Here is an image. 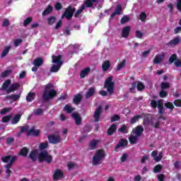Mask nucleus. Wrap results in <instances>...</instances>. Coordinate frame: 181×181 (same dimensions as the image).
Returning a JSON list of instances; mask_svg holds the SVG:
<instances>
[{
    "instance_id": "nucleus-45",
    "label": "nucleus",
    "mask_w": 181,
    "mask_h": 181,
    "mask_svg": "<svg viewBox=\"0 0 181 181\" xmlns=\"http://www.w3.org/2000/svg\"><path fill=\"white\" fill-rule=\"evenodd\" d=\"M170 87V86L169 85V83L168 82H163L161 83V88L163 90H165V88H169Z\"/></svg>"
},
{
    "instance_id": "nucleus-6",
    "label": "nucleus",
    "mask_w": 181,
    "mask_h": 181,
    "mask_svg": "<svg viewBox=\"0 0 181 181\" xmlns=\"http://www.w3.org/2000/svg\"><path fill=\"white\" fill-rule=\"evenodd\" d=\"M57 93L56 90L53 89V85L48 83L45 86V90L43 93V98L44 100H50V98H53V97H55L56 94Z\"/></svg>"
},
{
    "instance_id": "nucleus-22",
    "label": "nucleus",
    "mask_w": 181,
    "mask_h": 181,
    "mask_svg": "<svg viewBox=\"0 0 181 181\" xmlns=\"http://www.w3.org/2000/svg\"><path fill=\"white\" fill-rule=\"evenodd\" d=\"M129 30H131V28L129 26L124 28L122 30V37H128V35H129Z\"/></svg>"
},
{
    "instance_id": "nucleus-40",
    "label": "nucleus",
    "mask_w": 181,
    "mask_h": 181,
    "mask_svg": "<svg viewBox=\"0 0 181 181\" xmlns=\"http://www.w3.org/2000/svg\"><path fill=\"white\" fill-rule=\"evenodd\" d=\"M29 152V150H28V148H23L20 151V155L21 156H28V153Z\"/></svg>"
},
{
    "instance_id": "nucleus-34",
    "label": "nucleus",
    "mask_w": 181,
    "mask_h": 181,
    "mask_svg": "<svg viewBox=\"0 0 181 181\" xmlns=\"http://www.w3.org/2000/svg\"><path fill=\"white\" fill-rule=\"evenodd\" d=\"M26 100L28 103L33 101V100H35V93L32 92L28 93V95L26 97Z\"/></svg>"
},
{
    "instance_id": "nucleus-2",
    "label": "nucleus",
    "mask_w": 181,
    "mask_h": 181,
    "mask_svg": "<svg viewBox=\"0 0 181 181\" xmlns=\"http://www.w3.org/2000/svg\"><path fill=\"white\" fill-rule=\"evenodd\" d=\"M142 132H144V127L141 125L137 126L133 129L132 134L129 138L130 144H136L138 139L142 135Z\"/></svg>"
},
{
    "instance_id": "nucleus-32",
    "label": "nucleus",
    "mask_w": 181,
    "mask_h": 181,
    "mask_svg": "<svg viewBox=\"0 0 181 181\" xmlns=\"http://www.w3.org/2000/svg\"><path fill=\"white\" fill-rule=\"evenodd\" d=\"M95 92V88H90L86 95V98H90V97H92L93 94Z\"/></svg>"
},
{
    "instance_id": "nucleus-58",
    "label": "nucleus",
    "mask_w": 181,
    "mask_h": 181,
    "mask_svg": "<svg viewBox=\"0 0 181 181\" xmlns=\"http://www.w3.org/2000/svg\"><path fill=\"white\" fill-rule=\"evenodd\" d=\"M119 120V116L115 115L111 118V122H115V121Z\"/></svg>"
},
{
    "instance_id": "nucleus-49",
    "label": "nucleus",
    "mask_w": 181,
    "mask_h": 181,
    "mask_svg": "<svg viewBox=\"0 0 181 181\" xmlns=\"http://www.w3.org/2000/svg\"><path fill=\"white\" fill-rule=\"evenodd\" d=\"M23 40L22 39H17L14 40V46L16 47H18V46H19L21 43H22Z\"/></svg>"
},
{
    "instance_id": "nucleus-14",
    "label": "nucleus",
    "mask_w": 181,
    "mask_h": 181,
    "mask_svg": "<svg viewBox=\"0 0 181 181\" xmlns=\"http://www.w3.org/2000/svg\"><path fill=\"white\" fill-rule=\"evenodd\" d=\"M176 59V54H173L169 59L170 63H173V62H175L174 64L175 67H181V60Z\"/></svg>"
},
{
    "instance_id": "nucleus-5",
    "label": "nucleus",
    "mask_w": 181,
    "mask_h": 181,
    "mask_svg": "<svg viewBox=\"0 0 181 181\" xmlns=\"http://www.w3.org/2000/svg\"><path fill=\"white\" fill-rule=\"evenodd\" d=\"M1 160L3 162H4V163H8L7 165H5L6 168V175L8 176V177H9V176H11V167L12 166V164L13 163V162H15V160H16V156H5L1 158Z\"/></svg>"
},
{
    "instance_id": "nucleus-51",
    "label": "nucleus",
    "mask_w": 181,
    "mask_h": 181,
    "mask_svg": "<svg viewBox=\"0 0 181 181\" xmlns=\"http://www.w3.org/2000/svg\"><path fill=\"white\" fill-rule=\"evenodd\" d=\"M54 8L57 11H60L62 8V4L57 2L54 5Z\"/></svg>"
},
{
    "instance_id": "nucleus-39",
    "label": "nucleus",
    "mask_w": 181,
    "mask_h": 181,
    "mask_svg": "<svg viewBox=\"0 0 181 181\" xmlns=\"http://www.w3.org/2000/svg\"><path fill=\"white\" fill-rule=\"evenodd\" d=\"M7 98L13 100V101H18L21 98V95H11L7 96Z\"/></svg>"
},
{
    "instance_id": "nucleus-15",
    "label": "nucleus",
    "mask_w": 181,
    "mask_h": 181,
    "mask_svg": "<svg viewBox=\"0 0 181 181\" xmlns=\"http://www.w3.org/2000/svg\"><path fill=\"white\" fill-rule=\"evenodd\" d=\"M151 156L154 158V160L156 162H160V160H162V158H163V154L162 152H160L158 156V151H153L151 153Z\"/></svg>"
},
{
    "instance_id": "nucleus-46",
    "label": "nucleus",
    "mask_w": 181,
    "mask_h": 181,
    "mask_svg": "<svg viewBox=\"0 0 181 181\" xmlns=\"http://www.w3.org/2000/svg\"><path fill=\"white\" fill-rule=\"evenodd\" d=\"M125 63H127L125 60L122 61V62L118 64L117 69L121 70V69H123V67L125 66Z\"/></svg>"
},
{
    "instance_id": "nucleus-9",
    "label": "nucleus",
    "mask_w": 181,
    "mask_h": 181,
    "mask_svg": "<svg viewBox=\"0 0 181 181\" xmlns=\"http://www.w3.org/2000/svg\"><path fill=\"white\" fill-rule=\"evenodd\" d=\"M21 132H27L28 135H31L32 136H37L40 134L39 129H35V127L29 129L28 126L21 127Z\"/></svg>"
},
{
    "instance_id": "nucleus-10",
    "label": "nucleus",
    "mask_w": 181,
    "mask_h": 181,
    "mask_svg": "<svg viewBox=\"0 0 181 181\" xmlns=\"http://www.w3.org/2000/svg\"><path fill=\"white\" fill-rule=\"evenodd\" d=\"M144 125H153L155 128H159V125L160 123L159 122H156L153 124V119H152V116L149 115H146L144 119Z\"/></svg>"
},
{
    "instance_id": "nucleus-48",
    "label": "nucleus",
    "mask_w": 181,
    "mask_h": 181,
    "mask_svg": "<svg viewBox=\"0 0 181 181\" xmlns=\"http://www.w3.org/2000/svg\"><path fill=\"white\" fill-rule=\"evenodd\" d=\"M34 115H41V114L43 112V110L42 109H36L33 111Z\"/></svg>"
},
{
    "instance_id": "nucleus-30",
    "label": "nucleus",
    "mask_w": 181,
    "mask_h": 181,
    "mask_svg": "<svg viewBox=\"0 0 181 181\" xmlns=\"http://www.w3.org/2000/svg\"><path fill=\"white\" fill-rule=\"evenodd\" d=\"M179 44V38H175L173 40L170 41L167 45L168 46H170L173 47V46H176V45Z\"/></svg>"
},
{
    "instance_id": "nucleus-37",
    "label": "nucleus",
    "mask_w": 181,
    "mask_h": 181,
    "mask_svg": "<svg viewBox=\"0 0 181 181\" xmlns=\"http://www.w3.org/2000/svg\"><path fill=\"white\" fill-rule=\"evenodd\" d=\"M53 11V7L52 6H48V7L43 11L42 15L45 16V15H49Z\"/></svg>"
},
{
    "instance_id": "nucleus-56",
    "label": "nucleus",
    "mask_w": 181,
    "mask_h": 181,
    "mask_svg": "<svg viewBox=\"0 0 181 181\" xmlns=\"http://www.w3.org/2000/svg\"><path fill=\"white\" fill-rule=\"evenodd\" d=\"M30 22H32V18L30 17H28L27 19L25 20L23 23L24 26L29 25Z\"/></svg>"
},
{
    "instance_id": "nucleus-3",
    "label": "nucleus",
    "mask_w": 181,
    "mask_h": 181,
    "mask_svg": "<svg viewBox=\"0 0 181 181\" xmlns=\"http://www.w3.org/2000/svg\"><path fill=\"white\" fill-rule=\"evenodd\" d=\"M105 159V152L103 150H98L95 155L93 156L92 163L95 166L98 165H101L103 161Z\"/></svg>"
},
{
    "instance_id": "nucleus-20",
    "label": "nucleus",
    "mask_w": 181,
    "mask_h": 181,
    "mask_svg": "<svg viewBox=\"0 0 181 181\" xmlns=\"http://www.w3.org/2000/svg\"><path fill=\"white\" fill-rule=\"evenodd\" d=\"M122 7L121 5H118L115 9V12L113 13L111 16L110 18L112 19L115 15H122Z\"/></svg>"
},
{
    "instance_id": "nucleus-55",
    "label": "nucleus",
    "mask_w": 181,
    "mask_h": 181,
    "mask_svg": "<svg viewBox=\"0 0 181 181\" xmlns=\"http://www.w3.org/2000/svg\"><path fill=\"white\" fill-rule=\"evenodd\" d=\"M168 96V93L165 90H161L160 92V97L161 98H165V97H167Z\"/></svg>"
},
{
    "instance_id": "nucleus-8",
    "label": "nucleus",
    "mask_w": 181,
    "mask_h": 181,
    "mask_svg": "<svg viewBox=\"0 0 181 181\" xmlns=\"http://www.w3.org/2000/svg\"><path fill=\"white\" fill-rule=\"evenodd\" d=\"M9 86H11V80H7L3 83L1 87L2 90H6L7 94H10V93L16 90L19 88L18 83L12 84L10 87Z\"/></svg>"
},
{
    "instance_id": "nucleus-19",
    "label": "nucleus",
    "mask_w": 181,
    "mask_h": 181,
    "mask_svg": "<svg viewBox=\"0 0 181 181\" xmlns=\"http://www.w3.org/2000/svg\"><path fill=\"white\" fill-rule=\"evenodd\" d=\"M101 112H103V110L101 109V107L99 106L95 111V114H94L95 122H98V121H100V115H101Z\"/></svg>"
},
{
    "instance_id": "nucleus-63",
    "label": "nucleus",
    "mask_w": 181,
    "mask_h": 181,
    "mask_svg": "<svg viewBox=\"0 0 181 181\" xmlns=\"http://www.w3.org/2000/svg\"><path fill=\"white\" fill-rule=\"evenodd\" d=\"M177 9L178 11H181V0H179L177 2Z\"/></svg>"
},
{
    "instance_id": "nucleus-35",
    "label": "nucleus",
    "mask_w": 181,
    "mask_h": 181,
    "mask_svg": "<svg viewBox=\"0 0 181 181\" xmlns=\"http://www.w3.org/2000/svg\"><path fill=\"white\" fill-rule=\"evenodd\" d=\"M9 50H11V46H7L5 47V49L3 50V52L1 54V57L4 58L8 53H9Z\"/></svg>"
},
{
    "instance_id": "nucleus-50",
    "label": "nucleus",
    "mask_w": 181,
    "mask_h": 181,
    "mask_svg": "<svg viewBox=\"0 0 181 181\" xmlns=\"http://www.w3.org/2000/svg\"><path fill=\"white\" fill-rule=\"evenodd\" d=\"M139 19L141 22H145V19H146V14L145 13H141L139 15Z\"/></svg>"
},
{
    "instance_id": "nucleus-54",
    "label": "nucleus",
    "mask_w": 181,
    "mask_h": 181,
    "mask_svg": "<svg viewBox=\"0 0 181 181\" xmlns=\"http://www.w3.org/2000/svg\"><path fill=\"white\" fill-rule=\"evenodd\" d=\"M56 22V18L54 17H50L48 18L49 25H53Z\"/></svg>"
},
{
    "instance_id": "nucleus-42",
    "label": "nucleus",
    "mask_w": 181,
    "mask_h": 181,
    "mask_svg": "<svg viewBox=\"0 0 181 181\" xmlns=\"http://www.w3.org/2000/svg\"><path fill=\"white\" fill-rule=\"evenodd\" d=\"M19 119H21V115H17L14 117V118L11 121V124H15L19 122Z\"/></svg>"
},
{
    "instance_id": "nucleus-16",
    "label": "nucleus",
    "mask_w": 181,
    "mask_h": 181,
    "mask_svg": "<svg viewBox=\"0 0 181 181\" xmlns=\"http://www.w3.org/2000/svg\"><path fill=\"white\" fill-rule=\"evenodd\" d=\"M136 86H137V90H139V91H142V90H144L145 88V86L144 85V83L139 82L136 84V83L134 82L132 83L133 88H130L131 93H134V90L135 89V87H136Z\"/></svg>"
},
{
    "instance_id": "nucleus-18",
    "label": "nucleus",
    "mask_w": 181,
    "mask_h": 181,
    "mask_svg": "<svg viewBox=\"0 0 181 181\" xmlns=\"http://www.w3.org/2000/svg\"><path fill=\"white\" fill-rule=\"evenodd\" d=\"M53 177L54 180H60L63 179V171L60 170H57L54 172Z\"/></svg>"
},
{
    "instance_id": "nucleus-23",
    "label": "nucleus",
    "mask_w": 181,
    "mask_h": 181,
    "mask_svg": "<svg viewBox=\"0 0 181 181\" xmlns=\"http://www.w3.org/2000/svg\"><path fill=\"white\" fill-rule=\"evenodd\" d=\"M72 117L75 120V122L77 125L81 123V117L77 113H72Z\"/></svg>"
},
{
    "instance_id": "nucleus-60",
    "label": "nucleus",
    "mask_w": 181,
    "mask_h": 181,
    "mask_svg": "<svg viewBox=\"0 0 181 181\" xmlns=\"http://www.w3.org/2000/svg\"><path fill=\"white\" fill-rule=\"evenodd\" d=\"M9 119H11V116H6L2 118L1 121L2 122H8Z\"/></svg>"
},
{
    "instance_id": "nucleus-62",
    "label": "nucleus",
    "mask_w": 181,
    "mask_h": 181,
    "mask_svg": "<svg viewBox=\"0 0 181 181\" xmlns=\"http://www.w3.org/2000/svg\"><path fill=\"white\" fill-rule=\"evenodd\" d=\"M175 107H181V100H176L174 101Z\"/></svg>"
},
{
    "instance_id": "nucleus-61",
    "label": "nucleus",
    "mask_w": 181,
    "mask_h": 181,
    "mask_svg": "<svg viewBox=\"0 0 181 181\" xmlns=\"http://www.w3.org/2000/svg\"><path fill=\"white\" fill-rule=\"evenodd\" d=\"M75 166H76V164L74 163H68L69 170H71V169H73V168H74Z\"/></svg>"
},
{
    "instance_id": "nucleus-64",
    "label": "nucleus",
    "mask_w": 181,
    "mask_h": 181,
    "mask_svg": "<svg viewBox=\"0 0 181 181\" xmlns=\"http://www.w3.org/2000/svg\"><path fill=\"white\" fill-rule=\"evenodd\" d=\"M163 179H165V176L163 174H160L158 175V180L159 181H163Z\"/></svg>"
},
{
    "instance_id": "nucleus-52",
    "label": "nucleus",
    "mask_w": 181,
    "mask_h": 181,
    "mask_svg": "<svg viewBox=\"0 0 181 181\" xmlns=\"http://www.w3.org/2000/svg\"><path fill=\"white\" fill-rule=\"evenodd\" d=\"M148 159H149V156L144 155L141 157V163H145V162Z\"/></svg>"
},
{
    "instance_id": "nucleus-59",
    "label": "nucleus",
    "mask_w": 181,
    "mask_h": 181,
    "mask_svg": "<svg viewBox=\"0 0 181 181\" xmlns=\"http://www.w3.org/2000/svg\"><path fill=\"white\" fill-rule=\"evenodd\" d=\"M11 74V71H6L1 74V77H8Z\"/></svg>"
},
{
    "instance_id": "nucleus-27",
    "label": "nucleus",
    "mask_w": 181,
    "mask_h": 181,
    "mask_svg": "<svg viewBox=\"0 0 181 181\" xmlns=\"http://www.w3.org/2000/svg\"><path fill=\"white\" fill-rule=\"evenodd\" d=\"M117 131V124H112L107 130V134L112 135Z\"/></svg>"
},
{
    "instance_id": "nucleus-13",
    "label": "nucleus",
    "mask_w": 181,
    "mask_h": 181,
    "mask_svg": "<svg viewBox=\"0 0 181 181\" xmlns=\"http://www.w3.org/2000/svg\"><path fill=\"white\" fill-rule=\"evenodd\" d=\"M76 11V8L69 7L65 10L64 13L62 16V18H66V19H71L73 17V13Z\"/></svg>"
},
{
    "instance_id": "nucleus-12",
    "label": "nucleus",
    "mask_w": 181,
    "mask_h": 181,
    "mask_svg": "<svg viewBox=\"0 0 181 181\" xmlns=\"http://www.w3.org/2000/svg\"><path fill=\"white\" fill-rule=\"evenodd\" d=\"M151 106L152 108H158V113L163 114V100H159L158 102L155 100H152L151 102Z\"/></svg>"
},
{
    "instance_id": "nucleus-29",
    "label": "nucleus",
    "mask_w": 181,
    "mask_h": 181,
    "mask_svg": "<svg viewBox=\"0 0 181 181\" xmlns=\"http://www.w3.org/2000/svg\"><path fill=\"white\" fill-rule=\"evenodd\" d=\"M128 145V141L122 139L119 142V144L116 146V149H118V148H122L124 146H127Z\"/></svg>"
},
{
    "instance_id": "nucleus-57",
    "label": "nucleus",
    "mask_w": 181,
    "mask_h": 181,
    "mask_svg": "<svg viewBox=\"0 0 181 181\" xmlns=\"http://www.w3.org/2000/svg\"><path fill=\"white\" fill-rule=\"evenodd\" d=\"M144 36V34L142 32L137 30L136 32V37H138L139 39H141Z\"/></svg>"
},
{
    "instance_id": "nucleus-28",
    "label": "nucleus",
    "mask_w": 181,
    "mask_h": 181,
    "mask_svg": "<svg viewBox=\"0 0 181 181\" xmlns=\"http://www.w3.org/2000/svg\"><path fill=\"white\" fill-rule=\"evenodd\" d=\"M100 142L99 140H93L89 144V148L90 149H95L97 148V145H98V143Z\"/></svg>"
},
{
    "instance_id": "nucleus-33",
    "label": "nucleus",
    "mask_w": 181,
    "mask_h": 181,
    "mask_svg": "<svg viewBox=\"0 0 181 181\" xmlns=\"http://www.w3.org/2000/svg\"><path fill=\"white\" fill-rule=\"evenodd\" d=\"M141 118H142V116L141 115H136L133 117L130 120V124H136V122H138Z\"/></svg>"
},
{
    "instance_id": "nucleus-25",
    "label": "nucleus",
    "mask_w": 181,
    "mask_h": 181,
    "mask_svg": "<svg viewBox=\"0 0 181 181\" xmlns=\"http://www.w3.org/2000/svg\"><path fill=\"white\" fill-rule=\"evenodd\" d=\"M165 57V54H160V55H156L154 58V64H159L163 60V58Z\"/></svg>"
},
{
    "instance_id": "nucleus-24",
    "label": "nucleus",
    "mask_w": 181,
    "mask_h": 181,
    "mask_svg": "<svg viewBox=\"0 0 181 181\" xmlns=\"http://www.w3.org/2000/svg\"><path fill=\"white\" fill-rule=\"evenodd\" d=\"M33 66L35 67H40L43 64V59L42 58H37L33 62Z\"/></svg>"
},
{
    "instance_id": "nucleus-47",
    "label": "nucleus",
    "mask_w": 181,
    "mask_h": 181,
    "mask_svg": "<svg viewBox=\"0 0 181 181\" xmlns=\"http://www.w3.org/2000/svg\"><path fill=\"white\" fill-rule=\"evenodd\" d=\"M165 106L167 108H169L170 110H173V108H175V106H173V104L170 102H168V103H165Z\"/></svg>"
},
{
    "instance_id": "nucleus-4",
    "label": "nucleus",
    "mask_w": 181,
    "mask_h": 181,
    "mask_svg": "<svg viewBox=\"0 0 181 181\" xmlns=\"http://www.w3.org/2000/svg\"><path fill=\"white\" fill-rule=\"evenodd\" d=\"M52 63L54 64L51 67V71L52 73H57L60 70V67L63 64V62H62V55L58 56H52Z\"/></svg>"
},
{
    "instance_id": "nucleus-26",
    "label": "nucleus",
    "mask_w": 181,
    "mask_h": 181,
    "mask_svg": "<svg viewBox=\"0 0 181 181\" xmlns=\"http://www.w3.org/2000/svg\"><path fill=\"white\" fill-rule=\"evenodd\" d=\"M129 130V127L123 124L119 129H118V132H122V134H128V131Z\"/></svg>"
},
{
    "instance_id": "nucleus-17",
    "label": "nucleus",
    "mask_w": 181,
    "mask_h": 181,
    "mask_svg": "<svg viewBox=\"0 0 181 181\" xmlns=\"http://www.w3.org/2000/svg\"><path fill=\"white\" fill-rule=\"evenodd\" d=\"M48 141L49 142V144H59V142H60L62 141V139H60V136H48Z\"/></svg>"
},
{
    "instance_id": "nucleus-43",
    "label": "nucleus",
    "mask_w": 181,
    "mask_h": 181,
    "mask_svg": "<svg viewBox=\"0 0 181 181\" xmlns=\"http://www.w3.org/2000/svg\"><path fill=\"white\" fill-rule=\"evenodd\" d=\"M129 21V17L127 16H124L122 19H121V23L124 25V23H127V22Z\"/></svg>"
},
{
    "instance_id": "nucleus-1",
    "label": "nucleus",
    "mask_w": 181,
    "mask_h": 181,
    "mask_svg": "<svg viewBox=\"0 0 181 181\" xmlns=\"http://www.w3.org/2000/svg\"><path fill=\"white\" fill-rule=\"evenodd\" d=\"M30 158L32 160H36L38 158L40 162H46L47 163H51L53 160V156L46 151H42L38 153L37 150H33L30 153Z\"/></svg>"
},
{
    "instance_id": "nucleus-21",
    "label": "nucleus",
    "mask_w": 181,
    "mask_h": 181,
    "mask_svg": "<svg viewBox=\"0 0 181 181\" xmlns=\"http://www.w3.org/2000/svg\"><path fill=\"white\" fill-rule=\"evenodd\" d=\"M110 67H111V64L108 60L105 61L102 64V70L103 71H108V70H110Z\"/></svg>"
},
{
    "instance_id": "nucleus-7",
    "label": "nucleus",
    "mask_w": 181,
    "mask_h": 181,
    "mask_svg": "<svg viewBox=\"0 0 181 181\" xmlns=\"http://www.w3.org/2000/svg\"><path fill=\"white\" fill-rule=\"evenodd\" d=\"M99 1L100 0H85L84 4H83L81 6V8L75 13V15H74L75 18L78 17V15H80V13H81V12H83V11H84L86 6L87 8H91V6H96L97 4H98Z\"/></svg>"
},
{
    "instance_id": "nucleus-53",
    "label": "nucleus",
    "mask_w": 181,
    "mask_h": 181,
    "mask_svg": "<svg viewBox=\"0 0 181 181\" xmlns=\"http://www.w3.org/2000/svg\"><path fill=\"white\" fill-rule=\"evenodd\" d=\"M2 26L4 28H6V26H9V20L8 18H5L4 20Z\"/></svg>"
},
{
    "instance_id": "nucleus-41",
    "label": "nucleus",
    "mask_w": 181,
    "mask_h": 181,
    "mask_svg": "<svg viewBox=\"0 0 181 181\" xmlns=\"http://www.w3.org/2000/svg\"><path fill=\"white\" fill-rule=\"evenodd\" d=\"M64 110L66 111L68 114H71L74 109H73V107H71L70 105H66L64 107Z\"/></svg>"
},
{
    "instance_id": "nucleus-44",
    "label": "nucleus",
    "mask_w": 181,
    "mask_h": 181,
    "mask_svg": "<svg viewBox=\"0 0 181 181\" xmlns=\"http://www.w3.org/2000/svg\"><path fill=\"white\" fill-rule=\"evenodd\" d=\"M161 170H162V165H158L154 168L153 172L154 173H158V172H160Z\"/></svg>"
},
{
    "instance_id": "nucleus-31",
    "label": "nucleus",
    "mask_w": 181,
    "mask_h": 181,
    "mask_svg": "<svg viewBox=\"0 0 181 181\" xmlns=\"http://www.w3.org/2000/svg\"><path fill=\"white\" fill-rule=\"evenodd\" d=\"M90 73V68H86L83 70L81 71L80 76L81 78H84L87 74Z\"/></svg>"
},
{
    "instance_id": "nucleus-11",
    "label": "nucleus",
    "mask_w": 181,
    "mask_h": 181,
    "mask_svg": "<svg viewBox=\"0 0 181 181\" xmlns=\"http://www.w3.org/2000/svg\"><path fill=\"white\" fill-rule=\"evenodd\" d=\"M104 87L105 88H107V91H108L110 94H112V93H114V82H112V76H109L106 79Z\"/></svg>"
},
{
    "instance_id": "nucleus-36",
    "label": "nucleus",
    "mask_w": 181,
    "mask_h": 181,
    "mask_svg": "<svg viewBox=\"0 0 181 181\" xmlns=\"http://www.w3.org/2000/svg\"><path fill=\"white\" fill-rule=\"evenodd\" d=\"M82 98H83V96L81 95V94H78V95H75V97L74 98V104H78L80 103V101H81Z\"/></svg>"
},
{
    "instance_id": "nucleus-38",
    "label": "nucleus",
    "mask_w": 181,
    "mask_h": 181,
    "mask_svg": "<svg viewBox=\"0 0 181 181\" xmlns=\"http://www.w3.org/2000/svg\"><path fill=\"white\" fill-rule=\"evenodd\" d=\"M49 145V143L47 141H45V143H41L39 146L40 151H43L44 149H46Z\"/></svg>"
}]
</instances>
